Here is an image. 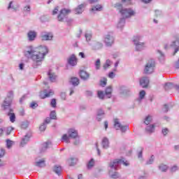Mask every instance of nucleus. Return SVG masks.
Returning a JSON list of instances; mask_svg holds the SVG:
<instances>
[{"label": "nucleus", "mask_w": 179, "mask_h": 179, "mask_svg": "<svg viewBox=\"0 0 179 179\" xmlns=\"http://www.w3.org/2000/svg\"><path fill=\"white\" fill-rule=\"evenodd\" d=\"M48 52V48L45 46H39L38 48H33L29 46L27 50L24 52L25 57H30L34 61V68H37L39 65H41L44 57Z\"/></svg>", "instance_id": "obj_1"}, {"label": "nucleus", "mask_w": 179, "mask_h": 179, "mask_svg": "<svg viewBox=\"0 0 179 179\" xmlns=\"http://www.w3.org/2000/svg\"><path fill=\"white\" fill-rule=\"evenodd\" d=\"M120 12L123 18L120 19V22L117 24V27L121 28V27H124V25L125 24V19H127V17H131V16H134L135 13L131 8H128V9L123 8L120 10Z\"/></svg>", "instance_id": "obj_2"}, {"label": "nucleus", "mask_w": 179, "mask_h": 179, "mask_svg": "<svg viewBox=\"0 0 179 179\" xmlns=\"http://www.w3.org/2000/svg\"><path fill=\"white\" fill-rule=\"evenodd\" d=\"M68 134L69 135V136H68V135L64 134L62 136V142H65L66 143H69V139L71 138H76L78 136V131L73 129H70L68 131Z\"/></svg>", "instance_id": "obj_3"}, {"label": "nucleus", "mask_w": 179, "mask_h": 179, "mask_svg": "<svg viewBox=\"0 0 179 179\" xmlns=\"http://www.w3.org/2000/svg\"><path fill=\"white\" fill-rule=\"evenodd\" d=\"M13 99V92L10 91L7 95V97L6 98V99L4 100L1 106V108H3V110L9 109L10 107V104L12 103Z\"/></svg>", "instance_id": "obj_4"}, {"label": "nucleus", "mask_w": 179, "mask_h": 179, "mask_svg": "<svg viewBox=\"0 0 179 179\" xmlns=\"http://www.w3.org/2000/svg\"><path fill=\"white\" fill-rule=\"evenodd\" d=\"M121 164L128 166L129 163L127 161L125 162L122 159H115L113 162L110 164V167L111 170H118Z\"/></svg>", "instance_id": "obj_5"}, {"label": "nucleus", "mask_w": 179, "mask_h": 179, "mask_svg": "<svg viewBox=\"0 0 179 179\" xmlns=\"http://www.w3.org/2000/svg\"><path fill=\"white\" fill-rule=\"evenodd\" d=\"M155 71V60H150L145 65L144 73H153Z\"/></svg>", "instance_id": "obj_6"}, {"label": "nucleus", "mask_w": 179, "mask_h": 179, "mask_svg": "<svg viewBox=\"0 0 179 179\" xmlns=\"http://www.w3.org/2000/svg\"><path fill=\"white\" fill-rule=\"evenodd\" d=\"M139 40H141V36H134V38L133 40L135 45H136V50L137 51H141V50H143V47H145L143 45V43H139Z\"/></svg>", "instance_id": "obj_7"}, {"label": "nucleus", "mask_w": 179, "mask_h": 179, "mask_svg": "<svg viewBox=\"0 0 179 179\" xmlns=\"http://www.w3.org/2000/svg\"><path fill=\"white\" fill-rule=\"evenodd\" d=\"M69 13H71L70 10L65 9V8L62 9L57 17L59 22H62V20H64V19H65V17H66V16H68Z\"/></svg>", "instance_id": "obj_8"}, {"label": "nucleus", "mask_w": 179, "mask_h": 179, "mask_svg": "<svg viewBox=\"0 0 179 179\" xmlns=\"http://www.w3.org/2000/svg\"><path fill=\"white\" fill-rule=\"evenodd\" d=\"M115 128L117 130H120L122 132H125L127 129H128V126H122L121 124H120V122L118 121V119H115Z\"/></svg>", "instance_id": "obj_9"}, {"label": "nucleus", "mask_w": 179, "mask_h": 179, "mask_svg": "<svg viewBox=\"0 0 179 179\" xmlns=\"http://www.w3.org/2000/svg\"><path fill=\"white\" fill-rule=\"evenodd\" d=\"M54 94V91L52 90H45L44 91L41 92L40 97L41 99H46V97H50Z\"/></svg>", "instance_id": "obj_10"}, {"label": "nucleus", "mask_w": 179, "mask_h": 179, "mask_svg": "<svg viewBox=\"0 0 179 179\" xmlns=\"http://www.w3.org/2000/svg\"><path fill=\"white\" fill-rule=\"evenodd\" d=\"M68 64L71 65V66H75L78 64V59H76V56L74 55H72L69 59H68Z\"/></svg>", "instance_id": "obj_11"}, {"label": "nucleus", "mask_w": 179, "mask_h": 179, "mask_svg": "<svg viewBox=\"0 0 179 179\" xmlns=\"http://www.w3.org/2000/svg\"><path fill=\"white\" fill-rule=\"evenodd\" d=\"M105 43H106V45H108V46L113 45V44L114 43V38H113V36H111V35H107L105 37Z\"/></svg>", "instance_id": "obj_12"}, {"label": "nucleus", "mask_w": 179, "mask_h": 179, "mask_svg": "<svg viewBox=\"0 0 179 179\" xmlns=\"http://www.w3.org/2000/svg\"><path fill=\"white\" fill-rule=\"evenodd\" d=\"M41 38L43 41L52 40V34H51V33H42Z\"/></svg>", "instance_id": "obj_13"}, {"label": "nucleus", "mask_w": 179, "mask_h": 179, "mask_svg": "<svg viewBox=\"0 0 179 179\" xmlns=\"http://www.w3.org/2000/svg\"><path fill=\"white\" fill-rule=\"evenodd\" d=\"M140 85L142 87H146L149 85V78H143L140 80Z\"/></svg>", "instance_id": "obj_14"}, {"label": "nucleus", "mask_w": 179, "mask_h": 179, "mask_svg": "<svg viewBox=\"0 0 179 179\" xmlns=\"http://www.w3.org/2000/svg\"><path fill=\"white\" fill-rule=\"evenodd\" d=\"M85 6H86L85 4H80V6H78V8L75 9V14L79 15L82 13V12H83L85 9Z\"/></svg>", "instance_id": "obj_15"}, {"label": "nucleus", "mask_w": 179, "mask_h": 179, "mask_svg": "<svg viewBox=\"0 0 179 179\" xmlns=\"http://www.w3.org/2000/svg\"><path fill=\"white\" fill-rule=\"evenodd\" d=\"M48 76L50 82H57V76L52 72V71H49Z\"/></svg>", "instance_id": "obj_16"}, {"label": "nucleus", "mask_w": 179, "mask_h": 179, "mask_svg": "<svg viewBox=\"0 0 179 179\" xmlns=\"http://www.w3.org/2000/svg\"><path fill=\"white\" fill-rule=\"evenodd\" d=\"M80 76L81 79H83L84 80H86V79H89V73L85 71H80Z\"/></svg>", "instance_id": "obj_17"}, {"label": "nucleus", "mask_w": 179, "mask_h": 179, "mask_svg": "<svg viewBox=\"0 0 179 179\" xmlns=\"http://www.w3.org/2000/svg\"><path fill=\"white\" fill-rule=\"evenodd\" d=\"M36 36L37 34L35 31H31L28 33V38L30 41H33L36 38Z\"/></svg>", "instance_id": "obj_18"}, {"label": "nucleus", "mask_w": 179, "mask_h": 179, "mask_svg": "<svg viewBox=\"0 0 179 179\" xmlns=\"http://www.w3.org/2000/svg\"><path fill=\"white\" fill-rule=\"evenodd\" d=\"M30 136L31 135H26L21 141V146H24V145H26V143H27V142L29 141V140L30 139Z\"/></svg>", "instance_id": "obj_19"}, {"label": "nucleus", "mask_w": 179, "mask_h": 179, "mask_svg": "<svg viewBox=\"0 0 179 179\" xmlns=\"http://www.w3.org/2000/svg\"><path fill=\"white\" fill-rule=\"evenodd\" d=\"M67 163L69 166H75L78 163V159L76 158H70L68 159Z\"/></svg>", "instance_id": "obj_20"}, {"label": "nucleus", "mask_w": 179, "mask_h": 179, "mask_svg": "<svg viewBox=\"0 0 179 179\" xmlns=\"http://www.w3.org/2000/svg\"><path fill=\"white\" fill-rule=\"evenodd\" d=\"M111 92H113V88L111 87H108L106 90V96L107 99H110L111 97Z\"/></svg>", "instance_id": "obj_21"}, {"label": "nucleus", "mask_w": 179, "mask_h": 179, "mask_svg": "<svg viewBox=\"0 0 179 179\" xmlns=\"http://www.w3.org/2000/svg\"><path fill=\"white\" fill-rule=\"evenodd\" d=\"M70 82L73 86H78L79 85V79L78 78H71Z\"/></svg>", "instance_id": "obj_22"}, {"label": "nucleus", "mask_w": 179, "mask_h": 179, "mask_svg": "<svg viewBox=\"0 0 179 179\" xmlns=\"http://www.w3.org/2000/svg\"><path fill=\"white\" fill-rule=\"evenodd\" d=\"M53 171H55V173H56V174H58V176H59V174H61V172L62 171V168L57 165L54 167Z\"/></svg>", "instance_id": "obj_23"}, {"label": "nucleus", "mask_w": 179, "mask_h": 179, "mask_svg": "<svg viewBox=\"0 0 179 179\" xmlns=\"http://www.w3.org/2000/svg\"><path fill=\"white\" fill-rule=\"evenodd\" d=\"M172 45L175 47V52L173 53V55H176V54L178 51V48H179V40L173 42V44Z\"/></svg>", "instance_id": "obj_24"}, {"label": "nucleus", "mask_w": 179, "mask_h": 179, "mask_svg": "<svg viewBox=\"0 0 179 179\" xmlns=\"http://www.w3.org/2000/svg\"><path fill=\"white\" fill-rule=\"evenodd\" d=\"M36 166H37V167H45V162L44 159H42L39 162H36Z\"/></svg>", "instance_id": "obj_25"}, {"label": "nucleus", "mask_w": 179, "mask_h": 179, "mask_svg": "<svg viewBox=\"0 0 179 179\" xmlns=\"http://www.w3.org/2000/svg\"><path fill=\"white\" fill-rule=\"evenodd\" d=\"M103 148H108V138H103L102 140Z\"/></svg>", "instance_id": "obj_26"}, {"label": "nucleus", "mask_w": 179, "mask_h": 179, "mask_svg": "<svg viewBox=\"0 0 179 179\" xmlns=\"http://www.w3.org/2000/svg\"><path fill=\"white\" fill-rule=\"evenodd\" d=\"M152 122V116L148 115L145 119L144 123H145L146 125H149Z\"/></svg>", "instance_id": "obj_27"}, {"label": "nucleus", "mask_w": 179, "mask_h": 179, "mask_svg": "<svg viewBox=\"0 0 179 179\" xmlns=\"http://www.w3.org/2000/svg\"><path fill=\"white\" fill-rule=\"evenodd\" d=\"M146 131L148 132H150V133H152V132H154L155 131V125H149L146 127Z\"/></svg>", "instance_id": "obj_28"}, {"label": "nucleus", "mask_w": 179, "mask_h": 179, "mask_svg": "<svg viewBox=\"0 0 179 179\" xmlns=\"http://www.w3.org/2000/svg\"><path fill=\"white\" fill-rule=\"evenodd\" d=\"M102 9L103 7L101 5H97L96 7L92 8V11L94 12V10H97L98 12H100Z\"/></svg>", "instance_id": "obj_29"}, {"label": "nucleus", "mask_w": 179, "mask_h": 179, "mask_svg": "<svg viewBox=\"0 0 179 179\" xmlns=\"http://www.w3.org/2000/svg\"><path fill=\"white\" fill-rule=\"evenodd\" d=\"M8 115L10 117V120L11 122H13L16 119V116L15 115V113H9Z\"/></svg>", "instance_id": "obj_30"}, {"label": "nucleus", "mask_w": 179, "mask_h": 179, "mask_svg": "<svg viewBox=\"0 0 179 179\" xmlns=\"http://www.w3.org/2000/svg\"><path fill=\"white\" fill-rule=\"evenodd\" d=\"M85 37L87 41H90V40L92 39V34L90 32H86Z\"/></svg>", "instance_id": "obj_31"}, {"label": "nucleus", "mask_w": 179, "mask_h": 179, "mask_svg": "<svg viewBox=\"0 0 179 179\" xmlns=\"http://www.w3.org/2000/svg\"><path fill=\"white\" fill-rule=\"evenodd\" d=\"M94 166V160H93V159H91V160L88 162V164H87V169H92V167H93Z\"/></svg>", "instance_id": "obj_32"}, {"label": "nucleus", "mask_w": 179, "mask_h": 179, "mask_svg": "<svg viewBox=\"0 0 179 179\" xmlns=\"http://www.w3.org/2000/svg\"><path fill=\"white\" fill-rule=\"evenodd\" d=\"M50 117L52 120H56L57 119V115L55 113V111H54V110L51 111Z\"/></svg>", "instance_id": "obj_33"}, {"label": "nucleus", "mask_w": 179, "mask_h": 179, "mask_svg": "<svg viewBox=\"0 0 179 179\" xmlns=\"http://www.w3.org/2000/svg\"><path fill=\"white\" fill-rule=\"evenodd\" d=\"M110 65H111V61L106 60L105 64L103 65V69H107V68H108V66H110Z\"/></svg>", "instance_id": "obj_34"}, {"label": "nucleus", "mask_w": 179, "mask_h": 179, "mask_svg": "<svg viewBox=\"0 0 179 179\" xmlns=\"http://www.w3.org/2000/svg\"><path fill=\"white\" fill-rule=\"evenodd\" d=\"M171 87H173V84H171L170 83H166L164 85L165 90H169V89H171Z\"/></svg>", "instance_id": "obj_35"}, {"label": "nucleus", "mask_w": 179, "mask_h": 179, "mask_svg": "<svg viewBox=\"0 0 179 179\" xmlns=\"http://www.w3.org/2000/svg\"><path fill=\"white\" fill-rule=\"evenodd\" d=\"M159 169L161 171H167V166L164 164L160 165Z\"/></svg>", "instance_id": "obj_36"}, {"label": "nucleus", "mask_w": 179, "mask_h": 179, "mask_svg": "<svg viewBox=\"0 0 179 179\" xmlns=\"http://www.w3.org/2000/svg\"><path fill=\"white\" fill-rule=\"evenodd\" d=\"M109 174L112 178H118V173L117 172H115V173L113 174V172L110 171L109 172Z\"/></svg>", "instance_id": "obj_37"}, {"label": "nucleus", "mask_w": 179, "mask_h": 179, "mask_svg": "<svg viewBox=\"0 0 179 179\" xmlns=\"http://www.w3.org/2000/svg\"><path fill=\"white\" fill-rule=\"evenodd\" d=\"M4 131H6L7 135H10V132H12V131H13V127H7L6 129H4Z\"/></svg>", "instance_id": "obj_38"}, {"label": "nucleus", "mask_w": 179, "mask_h": 179, "mask_svg": "<svg viewBox=\"0 0 179 179\" xmlns=\"http://www.w3.org/2000/svg\"><path fill=\"white\" fill-rule=\"evenodd\" d=\"M100 85H101V86L104 87V86H106V85H107V78H103L102 80H101Z\"/></svg>", "instance_id": "obj_39"}, {"label": "nucleus", "mask_w": 179, "mask_h": 179, "mask_svg": "<svg viewBox=\"0 0 179 179\" xmlns=\"http://www.w3.org/2000/svg\"><path fill=\"white\" fill-rule=\"evenodd\" d=\"M6 143H7V148H8V149H10V148L12 147V145H13V141L7 140V141H6Z\"/></svg>", "instance_id": "obj_40"}, {"label": "nucleus", "mask_w": 179, "mask_h": 179, "mask_svg": "<svg viewBox=\"0 0 179 179\" xmlns=\"http://www.w3.org/2000/svg\"><path fill=\"white\" fill-rule=\"evenodd\" d=\"M145 94H146V92H145V90L141 91L139 93L140 99H143V97H145Z\"/></svg>", "instance_id": "obj_41"}, {"label": "nucleus", "mask_w": 179, "mask_h": 179, "mask_svg": "<svg viewBox=\"0 0 179 179\" xmlns=\"http://www.w3.org/2000/svg\"><path fill=\"white\" fill-rule=\"evenodd\" d=\"M96 69H100V59H98L95 62Z\"/></svg>", "instance_id": "obj_42"}, {"label": "nucleus", "mask_w": 179, "mask_h": 179, "mask_svg": "<svg viewBox=\"0 0 179 179\" xmlns=\"http://www.w3.org/2000/svg\"><path fill=\"white\" fill-rule=\"evenodd\" d=\"M51 145V142H50V141H48V142H46V143H44L43 144V148L44 150H45V149H47V148H48V145Z\"/></svg>", "instance_id": "obj_43"}, {"label": "nucleus", "mask_w": 179, "mask_h": 179, "mask_svg": "<svg viewBox=\"0 0 179 179\" xmlns=\"http://www.w3.org/2000/svg\"><path fill=\"white\" fill-rule=\"evenodd\" d=\"M98 97L99 99H104V93L101 91H98Z\"/></svg>", "instance_id": "obj_44"}, {"label": "nucleus", "mask_w": 179, "mask_h": 179, "mask_svg": "<svg viewBox=\"0 0 179 179\" xmlns=\"http://www.w3.org/2000/svg\"><path fill=\"white\" fill-rule=\"evenodd\" d=\"M50 104L52 107H56L57 101L55 100V99H52Z\"/></svg>", "instance_id": "obj_45"}, {"label": "nucleus", "mask_w": 179, "mask_h": 179, "mask_svg": "<svg viewBox=\"0 0 179 179\" xmlns=\"http://www.w3.org/2000/svg\"><path fill=\"white\" fill-rule=\"evenodd\" d=\"M45 128H47V127L45 126V123H43L42 125L40 126L39 129L40 131H45Z\"/></svg>", "instance_id": "obj_46"}, {"label": "nucleus", "mask_w": 179, "mask_h": 179, "mask_svg": "<svg viewBox=\"0 0 179 179\" xmlns=\"http://www.w3.org/2000/svg\"><path fill=\"white\" fill-rule=\"evenodd\" d=\"M37 106H38V105L36 102H32L30 104L31 108H36V107H37Z\"/></svg>", "instance_id": "obj_47"}, {"label": "nucleus", "mask_w": 179, "mask_h": 179, "mask_svg": "<svg viewBox=\"0 0 179 179\" xmlns=\"http://www.w3.org/2000/svg\"><path fill=\"white\" fill-rule=\"evenodd\" d=\"M177 170H178V167H177V166H173L171 169V171H172V173H173L174 171H177Z\"/></svg>", "instance_id": "obj_48"}, {"label": "nucleus", "mask_w": 179, "mask_h": 179, "mask_svg": "<svg viewBox=\"0 0 179 179\" xmlns=\"http://www.w3.org/2000/svg\"><path fill=\"white\" fill-rule=\"evenodd\" d=\"M154 159H155V157L152 156L151 158L150 159L149 162H147V164H152V163H153Z\"/></svg>", "instance_id": "obj_49"}, {"label": "nucleus", "mask_w": 179, "mask_h": 179, "mask_svg": "<svg viewBox=\"0 0 179 179\" xmlns=\"http://www.w3.org/2000/svg\"><path fill=\"white\" fill-rule=\"evenodd\" d=\"M5 155V150L1 149L0 150V157H3V156Z\"/></svg>", "instance_id": "obj_50"}, {"label": "nucleus", "mask_w": 179, "mask_h": 179, "mask_svg": "<svg viewBox=\"0 0 179 179\" xmlns=\"http://www.w3.org/2000/svg\"><path fill=\"white\" fill-rule=\"evenodd\" d=\"M58 7H56V8H55V9L53 10V11H52V15H57V13H58Z\"/></svg>", "instance_id": "obj_51"}, {"label": "nucleus", "mask_w": 179, "mask_h": 179, "mask_svg": "<svg viewBox=\"0 0 179 179\" xmlns=\"http://www.w3.org/2000/svg\"><path fill=\"white\" fill-rule=\"evenodd\" d=\"M162 134H163L164 135H167V134H169V129H164L162 130Z\"/></svg>", "instance_id": "obj_52"}, {"label": "nucleus", "mask_w": 179, "mask_h": 179, "mask_svg": "<svg viewBox=\"0 0 179 179\" xmlns=\"http://www.w3.org/2000/svg\"><path fill=\"white\" fill-rule=\"evenodd\" d=\"M164 111L165 113H167L169 111V107L167 106V105L164 106Z\"/></svg>", "instance_id": "obj_53"}, {"label": "nucleus", "mask_w": 179, "mask_h": 179, "mask_svg": "<svg viewBox=\"0 0 179 179\" xmlns=\"http://www.w3.org/2000/svg\"><path fill=\"white\" fill-rule=\"evenodd\" d=\"M61 97H62V99H63V100H65V99H66V94L62 93L61 94Z\"/></svg>", "instance_id": "obj_54"}, {"label": "nucleus", "mask_w": 179, "mask_h": 179, "mask_svg": "<svg viewBox=\"0 0 179 179\" xmlns=\"http://www.w3.org/2000/svg\"><path fill=\"white\" fill-rule=\"evenodd\" d=\"M109 78H110L111 79H113V78H114V76H115V74H114L113 72H110L108 74Z\"/></svg>", "instance_id": "obj_55"}, {"label": "nucleus", "mask_w": 179, "mask_h": 179, "mask_svg": "<svg viewBox=\"0 0 179 179\" xmlns=\"http://www.w3.org/2000/svg\"><path fill=\"white\" fill-rule=\"evenodd\" d=\"M24 10H26L27 12H30V6L24 7Z\"/></svg>", "instance_id": "obj_56"}, {"label": "nucleus", "mask_w": 179, "mask_h": 179, "mask_svg": "<svg viewBox=\"0 0 179 179\" xmlns=\"http://www.w3.org/2000/svg\"><path fill=\"white\" fill-rule=\"evenodd\" d=\"M103 114H104V112L102 110L98 111V115H103Z\"/></svg>", "instance_id": "obj_57"}, {"label": "nucleus", "mask_w": 179, "mask_h": 179, "mask_svg": "<svg viewBox=\"0 0 179 179\" xmlns=\"http://www.w3.org/2000/svg\"><path fill=\"white\" fill-rule=\"evenodd\" d=\"M51 121V119L49 117L46 118L45 120V124H50V122Z\"/></svg>", "instance_id": "obj_58"}, {"label": "nucleus", "mask_w": 179, "mask_h": 179, "mask_svg": "<svg viewBox=\"0 0 179 179\" xmlns=\"http://www.w3.org/2000/svg\"><path fill=\"white\" fill-rule=\"evenodd\" d=\"M99 0H89L90 3H96Z\"/></svg>", "instance_id": "obj_59"}, {"label": "nucleus", "mask_w": 179, "mask_h": 179, "mask_svg": "<svg viewBox=\"0 0 179 179\" xmlns=\"http://www.w3.org/2000/svg\"><path fill=\"white\" fill-rule=\"evenodd\" d=\"M138 159H141V157H142V150L138 152Z\"/></svg>", "instance_id": "obj_60"}, {"label": "nucleus", "mask_w": 179, "mask_h": 179, "mask_svg": "<svg viewBox=\"0 0 179 179\" xmlns=\"http://www.w3.org/2000/svg\"><path fill=\"white\" fill-rule=\"evenodd\" d=\"M96 47L97 49L101 48V47H103V45H101V43H98Z\"/></svg>", "instance_id": "obj_61"}, {"label": "nucleus", "mask_w": 179, "mask_h": 179, "mask_svg": "<svg viewBox=\"0 0 179 179\" xmlns=\"http://www.w3.org/2000/svg\"><path fill=\"white\" fill-rule=\"evenodd\" d=\"M104 127H105V129H107V128H108V122H104Z\"/></svg>", "instance_id": "obj_62"}, {"label": "nucleus", "mask_w": 179, "mask_h": 179, "mask_svg": "<svg viewBox=\"0 0 179 179\" xmlns=\"http://www.w3.org/2000/svg\"><path fill=\"white\" fill-rule=\"evenodd\" d=\"M79 55H80V57H81V58H85V53H83V52H80V53H79Z\"/></svg>", "instance_id": "obj_63"}, {"label": "nucleus", "mask_w": 179, "mask_h": 179, "mask_svg": "<svg viewBox=\"0 0 179 179\" xmlns=\"http://www.w3.org/2000/svg\"><path fill=\"white\" fill-rule=\"evenodd\" d=\"M86 94H87V96H92V92L87 91Z\"/></svg>", "instance_id": "obj_64"}]
</instances>
